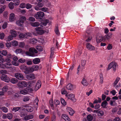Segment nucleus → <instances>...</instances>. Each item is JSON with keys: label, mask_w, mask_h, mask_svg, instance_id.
Returning a JSON list of instances; mask_svg holds the SVG:
<instances>
[{"label": "nucleus", "mask_w": 121, "mask_h": 121, "mask_svg": "<svg viewBox=\"0 0 121 121\" xmlns=\"http://www.w3.org/2000/svg\"><path fill=\"white\" fill-rule=\"evenodd\" d=\"M38 51L34 48H30L29 49V52L26 51L25 54L27 55L30 56H35V53H37Z\"/></svg>", "instance_id": "nucleus-1"}, {"label": "nucleus", "mask_w": 121, "mask_h": 121, "mask_svg": "<svg viewBox=\"0 0 121 121\" xmlns=\"http://www.w3.org/2000/svg\"><path fill=\"white\" fill-rule=\"evenodd\" d=\"M20 68L25 73L27 74L29 73V72H33V70L32 69L31 67H28L24 65L20 66Z\"/></svg>", "instance_id": "nucleus-2"}, {"label": "nucleus", "mask_w": 121, "mask_h": 121, "mask_svg": "<svg viewBox=\"0 0 121 121\" xmlns=\"http://www.w3.org/2000/svg\"><path fill=\"white\" fill-rule=\"evenodd\" d=\"M117 66V65L116 63L112 62L109 64L108 67L107 69V70H108L112 68L113 70L115 71L116 70V68Z\"/></svg>", "instance_id": "nucleus-3"}, {"label": "nucleus", "mask_w": 121, "mask_h": 121, "mask_svg": "<svg viewBox=\"0 0 121 121\" xmlns=\"http://www.w3.org/2000/svg\"><path fill=\"white\" fill-rule=\"evenodd\" d=\"M44 12L42 11H39L35 14V17L36 18L41 20L42 19V18L44 16Z\"/></svg>", "instance_id": "nucleus-4"}, {"label": "nucleus", "mask_w": 121, "mask_h": 121, "mask_svg": "<svg viewBox=\"0 0 121 121\" xmlns=\"http://www.w3.org/2000/svg\"><path fill=\"white\" fill-rule=\"evenodd\" d=\"M17 85L19 88H22L26 86L28 87V83L25 81L20 82L18 83Z\"/></svg>", "instance_id": "nucleus-5"}, {"label": "nucleus", "mask_w": 121, "mask_h": 121, "mask_svg": "<svg viewBox=\"0 0 121 121\" xmlns=\"http://www.w3.org/2000/svg\"><path fill=\"white\" fill-rule=\"evenodd\" d=\"M33 91L32 89L28 87L26 89L20 91V93L23 94L25 95L28 93V92H31Z\"/></svg>", "instance_id": "nucleus-6"}, {"label": "nucleus", "mask_w": 121, "mask_h": 121, "mask_svg": "<svg viewBox=\"0 0 121 121\" xmlns=\"http://www.w3.org/2000/svg\"><path fill=\"white\" fill-rule=\"evenodd\" d=\"M36 81L35 80H32L30 81L28 83V87L32 89V88L35 87L36 85Z\"/></svg>", "instance_id": "nucleus-7"}, {"label": "nucleus", "mask_w": 121, "mask_h": 121, "mask_svg": "<svg viewBox=\"0 0 121 121\" xmlns=\"http://www.w3.org/2000/svg\"><path fill=\"white\" fill-rule=\"evenodd\" d=\"M66 96H67L68 99H70L73 102H75L76 101V99L74 98L75 95L72 94H69L68 95L67 94L65 95Z\"/></svg>", "instance_id": "nucleus-8"}, {"label": "nucleus", "mask_w": 121, "mask_h": 121, "mask_svg": "<svg viewBox=\"0 0 121 121\" xmlns=\"http://www.w3.org/2000/svg\"><path fill=\"white\" fill-rule=\"evenodd\" d=\"M37 33L40 35L43 34L44 33V31L43 30L42 28L41 27H36L35 28Z\"/></svg>", "instance_id": "nucleus-9"}, {"label": "nucleus", "mask_w": 121, "mask_h": 121, "mask_svg": "<svg viewBox=\"0 0 121 121\" xmlns=\"http://www.w3.org/2000/svg\"><path fill=\"white\" fill-rule=\"evenodd\" d=\"M9 78L7 77V75L4 74H2L1 77V79L6 82H9Z\"/></svg>", "instance_id": "nucleus-10"}, {"label": "nucleus", "mask_w": 121, "mask_h": 121, "mask_svg": "<svg viewBox=\"0 0 121 121\" xmlns=\"http://www.w3.org/2000/svg\"><path fill=\"white\" fill-rule=\"evenodd\" d=\"M86 47L88 49L91 51L94 50L95 49V47L89 43H86Z\"/></svg>", "instance_id": "nucleus-11"}, {"label": "nucleus", "mask_w": 121, "mask_h": 121, "mask_svg": "<svg viewBox=\"0 0 121 121\" xmlns=\"http://www.w3.org/2000/svg\"><path fill=\"white\" fill-rule=\"evenodd\" d=\"M15 76L17 78L20 80L24 78V76L22 74L19 73H16Z\"/></svg>", "instance_id": "nucleus-12"}, {"label": "nucleus", "mask_w": 121, "mask_h": 121, "mask_svg": "<svg viewBox=\"0 0 121 121\" xmlns=\"http://www.w3.org/2000/svg\"><path fill=\"white\" fill-rule=\"evenodd\" d=\"M15 15L14 13H12L9 15V20L10 22L14 21L15 19Z\"/></svg>", "instance_id": "nucleus-13"}, {"label": "nucleus", "mask_w": 121, "mask_h": 121, "mask_svg": "<svg viewBox=\"0 0 121 121\" xmlns=\"http://www.w3.org/2000/svg\"><path fill=\"white\" fill-rule=\"evenodd\" d=\"M66 110L69 112V115L71 116H72L74 113L73 109L70 107H68L67 108Z\"/></svg>", "instance_id": "nucleus-14"}, {"label": "nucleus", "mask_w": 121, "mask_h": 121, "mask_svg": "<svg viewBox=\"0 0 121 121\" xmlns=\"http://www.w3.org/2000/svg\"><path fill=\"white\" fill-rule=\"evenodd\" d=\"M62 117L65 121H70V119L68 116L65 114H63L61 116Z\"/></svg>", "instance_id": "nucleus-15"}, {"label": "nucleus", "mask_w": 121, "mask_h": 121, "mask_svg": "<svg viewBox=\"0 0 121 121\" xmlns=\"http://www.w3.org/2000/svg\"><path fill=\"white\" fill-rule=\"evenodd\" d=\"M112 35V33H109L108 34L106 35L104 37V39L105 40H109L111 38Z\"/></svg>", "instance_id": "nucleus-16"}, {"label": "nucleus", "mask_w": 121, "mask_h": 121, "mask_svg": "<svg viewBox=\"0 0 121 121\" xmlns=\"http://www.w3.org/2000/svg\"><path fill=\"white\" fill-rule=\"evenodd\" d=\"M26 77L28 79L32 80L34 79L35 78L34 75L33 74H29L27 75Z\"/></svg>", "instance_id": "nucleus-17"}, {"label": "nucleus", "mask_w": 121, "mask_h": 121, "mask_svg": "<svg viewBox=\"0 0 121 121\" xmlns=\"http://www.w3.org/2000/svg\"><path fill=\"white\" fill-rule=\"evenodd\" d=\"M33 117V116L32 114L29 115L24 118V120L25 121H27L28 120L32 119Z\"/></svg>", "instance_id": "nucleus-18"}, {"label": "nucleus", "mask_w": 121, "mask_h": 121, "mask_svg": "<svg viewBox=\"0 0 121 121\" xmlns=\"http://www.w3.org/2000/svg\"><path fill=\"white\" fill-rule=\"evenodd\" d=\"M7 57L8 58L5 59V60L6 62H10L11 61L10 58H12V56L11 54H9L8 55Z\"/></svg>", "instance_id": "nucleus-19"}, {"label": "nucleus", "mask_w": 121, "mask_h": 121, "mask_svg": "<svg viewBox=\"0 0 121 121\" xmlns=\"http://www.w3.org/2000/svg\"><path fill=\"white\" fill-rule=\"evenodd\" d=\"M11 35L14 37H16L17 35V31L14 30H11L10 31Z\"/></svg>", "instance_id": "nucleus-20"}, {"label": "nucleus", "mask_w": 121, "mask_h": 121, "mask_svg": "<svg viewBox=\"0 0 121 121\" xmlns=\"http://www.w3.org/2000/svg\"><path fill=\"white\" fill-rule=\"evenodd\" d=\"M30 25L33 27H37L39 26V23L38 22H31L30 23Z\"/></svg>", "instance_id": "nucleus-21"}, {"label": "nucleus", "mask_w": 121, "mask_h": 121, "mask_svg": "<svg viewBox=\"0 0 121 121\" xmlns=\"http://www.w3.org/2000/svg\"><path fill=\"white\" fill-rule=\"evenodd\" d=\"M40 62V59L38 58H35L33 60V62L35 64H37L39 63Z\"/></svg>", "instance_id": "nucleus-22"}, {"label": "nucleus", "mask_w": 121, "mask_h": 121, "mask_svg": "<svg viewBox=\"0 0 121 121\" xmlns=\"http://www.w3.org/2000/svg\"><path fill=\"white\" fill-rule=\"evenodd\" d=\"M104 38V37L102 36L97 37L96 38V39L97 42L99 43L103 40Z\"/></svg>", "instance_id": "nucleus-23"}, {"label": "nucleus", "mask_w": 121, "mask_h": 121, "mask_svg": "<svg viewBox=\"0 0 121 121\" xmlns=\"http://www.w3.org/2000/svg\"><path fill=\"white\" fill-rule=\"evenodd\" d=\"M81 83L84 86H87L88 84V83L87 82L86 80L84 78L82 79Z\"/></svg>", "instance_id": "nucleus-24"}, {"label": "nucleus", "mask_w": 121, "mask_h": 121, "mask_svg": "<svg viewBox=\"0 0 121 121\" xmlns=\"http://www.w3.org/2000/svg\"><path fill=\"white\" fill-rule=\"evenodd\" d=\"M108 104V103L107 101L105 100L102 102L101 105L103 108H106V106Z\"/></svg>", "instance_id": "nucleus-25"}, {"label": "nucleus", "mask_w": 121, "mask_h": 121, "mask_svg": "<svg viewBox=\"0 0 121 121\" xmlns=\"http://www.w3.org/2000/svg\"><path fill=\"white\" fill-rule=\"evenodd\" d=\"M120 79V78L118 77H117L116 78L115 80L114 81L113 84V86L114 87L115 86L117 83Z\"/></svg>", "instance_id": "nucleus-26"}, {"label": "nucleus", "mask_w": 121, "mask_h": 121, "mask_svg": "<svg viewBox=\"0 0 121 121\" xmlns=\"http://www.w3.org/2000/svg\"><path fill=\"white\" fill-rule=\"evenodd\" d=\"M58 28V25H56L55 28V29L54 31L56 35H58L60 34V32Z\"/></svg>", "instance_id": "nucleus-27"}, {"label": "nucleus", "mask_w": 121, "mask_h": 121, "mask_svg": "<svg viewBox=\"0 0 121 121\" xmlns=\"http://www.w3.org/2000/svg\"><path fill=\"white\" fill-rule=\"evenodd\" d=\"M41 86V83L40 80H38L36 84L35 85V87H38V89Z\"/></svg>", "instance_id": "nucleus-28"}, {"label": "nucleus", "mask_w": 121, "mask_h": 121, "mask_svg": "<svg viewBox=\"0 0 121 121\" xmlns=\"http://www.w3.org/2000/svg\"><path fill=\"white\" fill-rule=\"evenodd\" d=\"M87 119L88 121H91L92 120L93 117L91 114H89L87 116Z\"/></svg>", "instance_id": "nucleus-29"}, {"label": "nucleus", "mask_w": 121, "mask_h": 121, "mask_svg": "<svg viewBox=\"0 0 121 121\" xmlns=\"http://www.w3.org/2000/svg\"><path fill=\"white\" fill-rule=\"evenodd\" d=\"M10 82L13 83L15 84L18 82V80L15 78H13L10 80Z\"/></svg>", "instance_id": "nucleus-30"}, {"label": "nucleus", "mask_w": 121, "mask_h": 121, "mask_svg": "<svg viewBox=\"0 0 121 121\" xmlns=\"http://www.w3.org/2000/svg\"><path fill=\"white\" fill-rule=\"evenodd\" d=\"M36 48L40 52L42 51L43 49L42 47L39 45H38L36 46Z\"/></svg>", "instance_id": "nucleus-31"}, {"label": "nucleus", "mask_w": 121, "mask_h": 121, "mask_svg": "<svg viewBox=\"0 0 121 121\" xmlns=\"http://www.w3.org/2000/svg\"><path fill=\"white\" fill-rule=\"evenodd\" d=\"M0 53L4 56H6L7 54V52L6 50H3L0 51Z\"/></svg>", "instance_id": "nucleus-32"}, {"label": "nucleus", "mask_w": 121, "mask_h": 121, "mask_svg": "<svg viewBox=\"0 0 121 121\" xmlns=\"http://www.w3.org/2000/svg\"><path fill=\"white\" fill-rule=\"evenodd\" d=\"M12 44L13 46H17L18 44V43L17 41L13 40L12 41Z\"/></svg>", "instance_id": "nucleus-33"}, {"label": "nucleus", "mask_w": 121, "mask_h": 121, "mask_svg": "<svg viewBox=\"0 0 121 121\" xmlns=\"http://www.w3.org/2000/svg\"><path fill=\"white\" fill-rule=\"evenodd\" d=\"M26 18L25 17L22 16L20 17L19 20L23 23L24 21L26 20Z\"/></svg>", "instance_id": "nucleus-34"}, {"label": "nucleus", "mask_w": 121, "mask_h": 121, "mask_svg": "<svg viewBox=\"0 0 121 121\" xmlns=\"http://www.w3.org/2000/svg\"><path fill=\"white\" fill-rule=\"evenodd\" d=\"M14 3L12 2H10L9 4V8L11 9H13L14 8Z\"/></svg>", "instance_id": "nucleus-35"}, {"label": "nucleus", "mask_w": 121, "mask_h": 121, "mask_svg": "<svg viewBox=\"0 0 121 121\" xmlns=\"http://www.w3.org/2000/svg\"><path fill=\"white\" fill-rule=\"evenodd\" d=\"M49 22V20L48 19H46L44 22L42 23L41 26H46Z\"/></svg>", "instance_id": "nucleus-36"}, {"label": "nucleus", "mask_w": 121, "mask_h": 121, "mask_svg": "<svg viewBox=\"0 0 121 121\" xmlns=\"http://www.w3.org/2000/svg\"><path fill=\"white\" fill-rule=\"evenodd\" d=\"M25 36V35L22 33H20L18 35V38L20 39H22Z\"/></svg>", "instance_id": "nucleus-37"}, {"label": "nucleus", "mask_w": 121, "mask_h": 121, "mask_svg": "<svg viewBox=\"0 0 121 121\" xmlns=\"http://www.w3.org/2000/svg\"><path fill=\"white\" fill-rule=\"evenodd\" d=\"M32 69L33 70V72L34 70H37L39 69V66L38 65H35L32 66Z\"/></svg>", "instance_id": "nucleus-38"}, {"label": "nucleus", "mask_w": 121, "mask_h": 121, "mask_svg": "<svg viewBox=\"0 0 121 121\" xmlns=\"http://www.w3.org/2000/svg\"><path fill=\"white\" fill-rule=\"evenodd\" d=\"M1 109L4 112L6 113L8 111V109L6 107L4 106L1 108Z\"/></svg>", "instance_id": "nucleus-39"}, {"label": "nucleus", "mask_w": 121, "mask_h": 121, "mask_svg": "<svg viewBox=\"0 0 121 121\" xmlns=\"http://www.w3.org/2000/svg\"><path fill=\"white\" fill-rule=\"evenodd\" d=\"M72 85L70 83H69L66 86L67 88L69 90H71L72 89Z\"/></svg>", "instance_id": "nucleus-40"}, {"label": "nucleus", "mask_w": 121, "mask_h": 121, "mask_svg": "<svg viewBox=\"0 0 121 121\" xmlns=\"http://www.w3.org/2000/svg\"><path fill=\"white\" fill-rule=\"evenodd\" d=\"M20 108H21L20 107H15L13 108L12 109V111L14 112H16L17 111H18Z\"/></svg>", "instance_id": "nucleus-41"}, {"label": "nucleus", "mask_w": 121, "mask_h": 121, "mask_svg": "<svg viewBox=\"0 0 121 121\" xmlns=\"http://www.w3.org/2000/svg\"><path fill=\"white\" fill-rule=\"evenodd\" d=\"M56 116L55 113L54 112H53V114L52 115V117L51 119V120H55L56 121Z\"/></svg>", "instance_id": "nucleus-42"}, {"label": "nucleus", "mask_w": 121, "mask_h": 121, "mask_svg": "<svg viewBox=\"0 0 121 121\" xmlns=\"http://www.w3.org/2000/svg\"><path fill=\"white\" fill-rule=\"evenodd\" d=\"M20 94L19 93H15L13 95V98H14L15 99H16L18 98L20 96L19 95Z\"/></svg>", "instance_id": "nucleus-43"}, {"label": "nucleus", "mask_w": 121, "mask_h": 121, "mask_svg": "<svg viewBox=\"0 0 121 121\" xmlns=\"http://www.w3.org/2000/svg\"><path fill=\"white\" fill-rule=\"evenodd\" d=\"M49 103L52 108L53 110L52 107H53L54 103L52 98L51 99L49 100Z\"/></svg>", "instance_id": "nucleus-44"}, {"label": "nucleus", "mask_w": 121, "mask_h": 121, "mask_svg": "<svg viewBox=\"0 0 121 121\" xmlns=\"http://www.w3.org/2000/svg\"><path fill=\"white\" fill-rule=\"evenodd\" d=\"M6 6L4 5V6L1 7L0 8V13H1L3 12L4 10L6 8Z\"/></svg>", "instance_id": "nucleus-45"}, {"label": "nucleus", "mask_w": 121, "mask_h": 121, "mask_svg": "<svg viewBox=\"0 0 121 121\" xmlns=\"http://www.w3.org/2000/svg\"><path fill=\"white\" fill-rule=\"evenodd\" d=\"M12 1L14 2V5H18L19 4L20 1L19 0H12Z\"/></svg>", "instance_id": "nucleus-46"}, {"label": "nucleus", "mask_w": 121, "mask_h": 121, "mask_svg": "<svg viewBox=\"0 0 121 121\" xmlns=\"http://www.w3.org/2000/svg\"><path fill=\"white\" fill-rule=\"evenodd\" d=\"M17 25L19 26H21L23 25V23H22L20 20H18L16 21V22Z\"/></svg>", "instance_id": "nucleus-47"}, {"label": "nucleus", "mask_w": 121, "mask_h": 121, "mask_svg": "<svg viewBox=\"0 0 121 121\" xmlns=\"http://www.w3.org/2000/svg\"><path fill=\"white\" fill-rule=\"evenodd\" d=\"M7 118L9 119H11L13 117V115L12 113H9L7 114Z\"/></svg>", "instance_id": "nucleus-48"}, {"label": "nucleus", "mask_w": 121, "mask_h": 121, "mask_svg": "<svg viewBox=\"0 0 121 121\" xmlns=\"http://www.w3.org/2000/svg\"><path fill=\"white\" fill-rule=\"evenodd\" d=\"M32 7V5L30 4L27 3L26 4V8L27 9L31 8Z\"/></svg>", "instance_id": "nucleus-49"}, {"label": "nucleus", "mask_w": 121, "mask_h": 121, "mask_svg": "<svg viewBox=\"0 0 121 121\" xmlns=\"http://www.w3.org/2000/svg\"><path fill=\"white\" fill-rule=\"evenodd\" d=\"M61 102L62 104L65 106L66 104V102L65 101L64 99L63 98H61Z\"/></svg>", "instance_id": "nucleus-50"}, {"label": "nucleus", "mask_w": 121, "mask_h": 121, "mask_svg": "<svg viewBox=\"0 0 121 121\" xmlns=\"http://www.w3.org/2000/svg\"><path fill=\"white\" fill-rule=\"evenodd\" d=\"M28 20L30 21L34 22L35 21V18L33 17H30L28 19Z\"/></svg>", "instance_id": "nucleus-51"}, {"label": "nucleus", "mask_w": 121, "mask_h": 121, "mask_svg": "<svg viewBox=\"0 0 121 121\" xmlns=\"http://www.w3.org/2000/svg\"><path fill=\"white\" fill-rule=\"evenodd\" d=\"M26 4L24 3H21L20 5V7L22 9L26 7Z\"/></svg>", "instance_id": "nucleus-52"}, {"label": "nucleus", "mask_w": 121, "mask_h": 121, "mask_svg": "<svg viewBox=\"0 0 121 121\" xmlns=\"http://www.w3.org/2000/svg\"><path fill=\"white\" fill-rule=\"evenodd\" d=\"M98 114L99 116H102L103 115L104 112L103 111L100 110L98 112Z\"/></svg>", "instance_id": "nucleus-53"}, {"label": "nucleus", "mask_w": 121, "mask_h": 121, "mask_svg": "<svg viewBox=\"0 0 121 121\" xmlns=\"http://www.w3.org/2000/svg\"><path fill=\"white\" fill-rule=\"evenodd\" d=\"M81 62L82 66L84 67L86 63V60H82L81 61Z\"/></svg>", "instance_id": "nucleus-54"}, {"label": "nucleus", "mask_w": 121, "mask_h": 121, "mask_svg": "<svg viewBox=\"0 0 121 121\" xmlns=\"http://www.w3.org/2000/svg\"><path fill=\"white\" fill-rule=\"evenodd\" d=\"M4 34L3 33H0V39H3L4 37Z\"/></svg>", "instance_id": "nucleus-55"}, {"label": "nucleus", "mask_w": 121, "mask_h": 121, "mask_svg": "<svg viewBox=\"0 0 121 121\" xmlns=\"http://www.w3.org/2000/svg\"><path fill=\"white\" fill-rule=\"evenodd\" d=\"M8 89V86H4L2 88V90L4 92L6 91Z\"/></svg>", "instance_id": "nucleus-56"}, {"label": "nucleus", "mask_w": 121, "mask_h": 121, "mask_svg": "<svg viewBox=\"0 0 121 121\" xmlns=\"http://www.w3.org/2000/svg\"><path fill=\"white\" fill-rule=\"evenodd\" d=\"M15 51L17 53H21L22 52V49L19 48L16 49Z\"/></svg>", "instance_id": "nucleus-57"}, {"label": "nucleus", "mask_w": 121, "mask_h": 121, "mask_svg": "<svg viewBox=\"0 0 121 121\" xmlns=\"http://www.w3.org/2000/svg\"><path fill=\"white\" fill-rule=\"evenodd\" d=\"M29 99L30 98L29 97L26 96L23 99V100L24 102H26L28 101Z\"/></svg>", "instance_id": "nucleus-58"}, {"label": "nucleus", "mask_w": 121, "mask_h": 121, "mask_svg": "<svg viewBox=\"0 0 121 121\" xmlns=\"http://www.w3.org/2000/svg\"><path fill=\"white\" fill-rule=\"evenodd\" d=\"M25 44L24 43L22 42H20V43L19 46L21 48H23Z\"/></svg>", "instance_id": "nucleus-59"}, {"label": "nucleus", "mask_w": 121, "mask_h": 121, "mask_svg": "<svg viewBox=\"0 0 121 121\" xmlns=\"http://www.w3.org/2000/svg\"><path fill=\"white\" fill-rule=\"evenodd\" d=\"M48 9L46 7H43L42 8H41V10L44 12H46L48 10Z\"/></svg>", "instance_id": "nucleus-60"}, {"label": "nucleus", "mask_w": 121, "mask_h": 121, "mask_svg": "<svg viewBox=\"0 0 121 121\" xmlns=\"http://www.w3.org/2000/svg\"><path fill=\"white\" fill-rule=\"evenodd\" d=\"M13 37L12 35H9L7 38V40L9 41L12 40Z\"/></svg>", "instance_id": "nucleus-61"}, {"label": "nucleus", "mask_w": 121, "mask_h": 121, "mask_svg": "<svg viewBox=\"0 0 121 121\" xmlns=\"http://www.w3.org/2000/svg\"><path fill=\"white\" fill-rule=\"evenodd\" d=\"M0 73L2 74H4L7 73V71L3 69L0 71Z\"/></svg>", "instance_id": "nucleus-62"}, {"label": "nucleus", "mask_w": 121, "mask_h": 121, "mask_svg": "<svg viewBox=\"0 0 121 121\" xmlns=\"http://www.w3.org/2000/svg\"><path fill=\"white\" fill-rule=\"evenodd\" d=\"M37 5L40 8L42 7L43 6V4L41 2L38 3Z\"/></svg>", "instance_id": "nucleus-63"}, {"label": "nucleus", "mask_w": 121, "mask_h": 121, "mask_svg": "<svg viewBox=\"0 0 121 121\" xmlns=\"http://www.w3.org/2000/svg\"><path fill=\"white\" fill-rule=\"evenodd\" d=\"M18 61L20 63H22L25 62V60L24 59L21 58L18 60Z\"/></svg>", "instance_id": "nucleus-64"}]
</instances>
